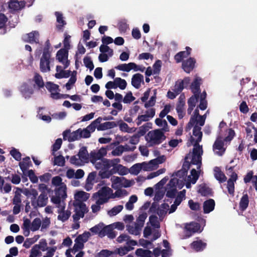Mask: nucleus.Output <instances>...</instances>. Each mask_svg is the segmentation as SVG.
<instances>
[{
    "label": "nucleus",
    "mask_w": 257,
    "mask_h": 257,
    "mask_svg": "<svg viewBox=\"0 0 257 257\" xmlns=\"http://www.w3.org/2000/svg\"><path fill=\"white\" fill-rule=\"evenodd\" d=\"M185 95L183 93L180 95L179 98L178 103L176 106V111L179 119H182L184 115V107L185 105Z\"/></svg>",
    "instance_id": "f8f14e48"
},
{
    "label": "nucleus",
    "mask_w": 257,
    "mask_h": 257,
    "mask_svg": "<svg viewBox=\"0 0 257 257\" xmlns=\"http://www.w3.org/2000/svg\"><path fill=\"white\" fill-rule=\"evenodd\" d=\"M123 209V206L119 205L113 207L111 209L107 211V214L110 216H113L119 213Z\"/></svg>",
    "instance_id": "ea45409f"
},
{
    "label": "nucleus",
    "mask_w": 257,
    "mask_h": 257,
    "mask_svg": "<svg viewBox=\"0 0 257 257\" xmlns=\"http://www.w3.org/2000/svg\"><path fill=\"white\" fill-rule=\"evenodd\" d=\"M150 117L147 114L139 115L137 119L136 123L138 126L141 125V124L144 121H147L149 120Z\"/></svg>",
    "instance_id": "e2e57ef3"
},
{
    "label": "nucleus",
    "mask_w": 257,
    "mask_h": 257,
    "mask_svg": "<svg viewBox=\"0 0 257 257\" xmlns=\"http://www.w3.org/2000/svg\"><path fill=\"white\" fill-rule=\"evenodd\" d=\"M113 224H110L105 226H103L99 234V237H103L107 235L111 239L114 238L116 237V233L113 231Z\"/></svg>",
    "instance_id": "1a4fd4ad"
},
{
    "label": "nucleus",
    "mask_w": 257,
    "mask_h": 257,
    "mask_svg": "<svg viewBox=\"0 0 257 257\" xmlns=\"http://www.w3.org/2000/svg\"><path fill=\"white\" fill-rule=\"evenodd\" d=\"M200 228L199 223L195 222H191L189 224H187L185 227V231L186 236L189 237L194 233L197 232Z\"/></svg>",
    "instance_id": "423d86ee"
},
{
    "label": "nucleus",
    "mask_w": 257,
    "mask_h": 257,
    "mask_svg": "<svg viewBox=\"0 0 257 257\" xmlns=\"http://www.w3.org/2000/svg\"><path fill=\"white\" fill-rule=\"evenodd\" d=\"M136 149L135 146H130L128 145L124 146H120L117 148L118 151H120V153L123 151H134Z\"/></svg>",
    "instance_id": "680f3d73"
},
{
    "label": "nucleus",
    "mask_w": 257,
    "mask_h": 257,
    "mask_svg": "<svg viewBox=\"0 0 257 257\" xmlns=\"http://www.w3.org/2000/svg\"><path fill=\"white\" fill-rule=\"evenodd\" d=\"M119 161L120 160L119 159H114L111 160V163L110 164L113 165H111V167L113 168L111 169L112 174L117 173L120 175H125L128 173L127 169L122 165L117 164Z\"/></svg>",
    "instance_id": "39448f33"
},
{
    "label": "nucleus",
    "mask_w": 257,
    "mask_h": 257,
    "mask_svg": "<svg viewBox=\"0 0 257 257\" xmlns=\"http://www.w3.org/2000/svg\"><path fill=\"white\" fill-rule=\"evenodd\" d=\"M136 255L140 257H153L152 252L148 249L138 248L135 252Z\"/></svg>",
    "instance_id": "7c9ffc66"
},
{
    "label": "nucleus",
    "mask_w": 257,
    "mask_h": 257,
    "mask_svg": "<svg viewBox=\"0 0 257 257\" xmlns=\"http://www.w3.org/2000/svg\"><path fill=\"white\" fill-rule=\"evenodd\" d=\"M147 217V214L146 212L143 213L139 215V217L137 219V223L139 224L141 226H143L146 219Z\"/></svg>",
    "instance_id": "338daca9"
},
{
    "label": "nucleus",
    "mask_w": 257,
    "mask_h": 257,
    "mask_svg": "<svg viewBox=\"0 0 257 257\" xmlns=\"http://www.w3.org/2000/svg\"><path fill=\"white\" fill-rule=\"evenodd\" d=\"M223 147L224 141L222 140L221 137L218 136L213 145V150H217L220 151L216 153L219 156H222L225 152V149Z\"/></svg>",
    "instance_id": "2eb2a0df"
},
{
    "label": "nucleus",
    "mask_w": 257,
    "mask_h": 257,
    "mask_svg": "<svg viewBox=\"0 0 257 257\" xmlns=\"http://www.w3.org/2000/svg\"><path fill=\"white\" fill-rule=\"evenodd\" d=\"M68 50L66 49H61L57 53L56 59L61 63H64V60L68 59Z\"/></svg>",
    "instance_id": "a878e982"
},
{
    "label": "nucleus",
    "mask_w": 257,
    "mask_h": 257,
    "mask_svg": "<svg viewBox=\"0 0 257 257\" xmlns=\"http://www.w3.org/2000/svg\"><path fill=\"white\" fill-rule=\"evenodd\" d=\"M78 156L81 160H86L88 159V153L86 147L80 148Z\"/></svg>",
    "instance_id": "a19ab883"
},
{
    "label": "nucleus",
    "mask_w": 257,
    "mask_h": 257,
    "mask_svg": "<svg viewBox=\"0 0 257 257\" xmlns=\"http://www.w3.org/2000/svg\"><path fill=\"white\" fill-rule=\"evenodd\" d=\"M207 246V243L202 240L193 241L190 244L191 248L197 252L203 251Z\"/></svg>",
    "instance_id": "aec40b11"
},
{
    "label": "nucleus",
    "mask_w": 257,
    "mask_h": 257,
    "mask_svg": "<svg viewBox=\"0 0 257 257\" xmlns=\"http://www.w3.org/2000/svg\"><path fill=\"white\" fill-rule=\"evenodd\" d=\"M115 252L113 251L109 250L106 249H102L100 252L95 255V257H110L113 256Z\"/></svg>",
    "instance_id": "4c0bfd02"
},
{
    "label": "nucleus",
    "mask_w": 257,
    "mask_h": 257,
    "mask_svg": "<svg viewBox=\"0 0 257 257\" xmlns=\"http://www.w3.org/2000/svg\"><path fill=\"white\" fill-rule=\"evenodd\" d=\"M144 81V76L140 73L134 74L132 78V85L136 88L139 89L141 83Z\"/></svg>",
    "instance_id": "4be33fe9"
},
{
    "label": "nucleus",
    "mask_w": 257,
    "mask_h": 257,
    "mask_svg": "<svg viewBox=\"0 0 257 257\" xmlns=\"http://www.w3.org/2000/svg\"><path fill=\"white\" fill-rule=\"evenodd\" d=\"M142 170L140 163H137L132 166L130 170V172L133 175H137Z\"/></svg>",
    "instance_id": "8fccbe9b"
},
{
    "label": "nucleus",
    "mask_w": 257,
    "mask_h": 257,
    "mask_svg": "<svg viewBox=\"0 0 257 257\" xmlns=\"http://www.w3.org/2000/svg\"><path fill=\"white\" fill-rule=\"evenodd\" d=\"M111 160L103 158L99 160L98 162H96L95 164V168L97 169L109 170L111 167L112 164H110Z\"/></svg>",
    "instance_id": "dca6fc26"
},
{
    "label": "nucleus",
    "mask_w": 257,
    "mask_h": 257,
    "mask_svg": "<svg viewBox=\"0 0 257 257\" xmlns=\"http://www.w3.org/2000/svg\"><path fill=\"white\" fill-rule=\"evenodd\" d=\"M41 224V220L39 218H35L31 223V230L33 231L38 230Z\"/></svg>",
    "instance_id": "a18cd8bd"
},
{
    "label": "nucleus",
    "mask_w": 257,
    "mask_h": 257,
    "mask_svg": "<svg viewBox=\"0 0 257 257\" xmlns=\"http://www.w3.org/2000/svg\"><path fill=\"white\" fill-rule=\"evenodd\" d=\"M162 61L160 60H157L154 64L153 67V73L154 74H158L161 71Z\"/></svg>",
    "instance_id": "0e129e2a"
},
{
    "label": "nucleus",
    "mask_w": 257,
    "mask_h": 257,
    "mask_svg": "<svg viewBox=\"0 0 257 257\" xmlns=\"http://www.w3.org/2000/svg\"><path fill=\"white\" fill-rule=\"evenodd\" d=\"M156 90H154V94L153 96H152L150 99V100L146 102L145 103V108H148L149 107H152L155 105L156 100Z\"/></svg>",
    "instance_id": "864d4df0"
},
{
    "label": "nucleus",
    "mask_w": 257,
    "mask_h": 257,
    "mask_svg": "<svg viewBox=\"0 0 257 257\" xmlns=\"http://www.w3.org/2000/svg\"><path fill=\"white\" fill-rule=\"evenodd\" d=\"M75 207V211L77 213L79 216L83 218L85 213L87 212L88 209L86 207V204L80 200L75 201L73 203Z\"/></svg>",
    "instance_id": "9d476101"
},
{
    "label": "nucleus",
    "mask_w": 257,
    "mask_h": 257,
    "mask_svg": "<svg viewBox=\"0 0 257 257\" xmlns=\"http://www.w3.org/2000/svg\"><path fill=\"white\" fill-rule=\"evenodd\" d=\"M215 201L212 199L206 200L203 203V211L204 213H209L214 209Z\"/></svg>",
    "instance_id": "5701e85b"
},
{
    "label": "nucleus",
    "mask_w": 257,
    "mask_h": 257,
    "mask_svg": "<svg viewBox=\"0 0 257 257\" xmlns=\"http://www.w3.org/2000/svg\"><path fill=\"white\" fill-rule=\"evenodd\" d=\"M151 123H147L144 124L143 126L139 127V130L138 131L137 135H139V137L144 136L146 132L148 131L149 127V125L151 124Z\"/></svg>",
    "instance_id": "3c124183"
},
{
    "label": "nucleus",
    "mask_w": 257,
    "mask_h": 257,
    "mask_svg": "<svg viewBox=\"0 0 257 257\" xmlns=\"http://www.w3.org/2000/svg\"><path fill=\"white\" fill-rule=\"evenodd\" d=\"M10 153L16 160L19 161L21 160V153L16 148H13Z\"/></svg>",
    "instance_id": "4d7b16f0"
},
{
    "label": "nucleus",
    "mask_w": 257,
    "mask_h": 257,
    "mask_svg": "<svg viewBox=\"0 0 257 257\" xmlns=\"http://www.w3.org/2000/svg\"><path fill=\"white\" fill-rule=\"evenodd\" d=\"M214 171V177L220 183H223L226 181V177L219 167H216Z\"/></svg>",
    "instance_id": "bb28decb"
},
{
    "label": "nucleus",
    "mask_w": 257,
    "mask_h": 257,
    "mask_svg": "<svg viewBox=\"0 0 257 257\" xmlns=\"http://www.w3.org/2000/svg\"><path fill=\"white\" fill-rule=\"evenodd\" d=\"M39 37L40 34L37 31H33L32 32L25 34L23 36V39L25 42L31 44L33 43H39Z\"/></svg>",
    "instance_id": "6e6552de"
},
{
    "label": "nucleus",
    "mask_w": 257,
    "mask_h": 257,
    "mask_svg": "<svg viewBox=\"0 0 257 257\" xmlns=\"http://www.w3.org/2000/svg\"><path fill=\"white\" fill-rule=\"evenodd\" d=\"M201 130V127L200 126L197 125V124L194 126L193 130V135L194 136L197 137V139L196 141H195V139L193 138V137L191 136L190 140L191 143L195 142V146L201 141L203 135Z\"/></svg>",
    "instance_id": "ddd939ff"
},
{
    "label": "nucleus",
    "mask_w": 257,
    "mask_h": 257,
    "mask_svg": "<svg viewBox=\"0 0 257 257\" xmlns=\"http://www.w3.org/2000/svg\"><path fill=\"white\" fill-rule=\"evenodd\" d=\"M147 140L150 146L158 145L166 139V136L162 130L157 129L150 131L148 134Z\"/></svg>",
    "instance_id": "f257e3e1"
},
{
    "label": "nucleus",
    "mask_w": 257,
    "mask_h": 257,
    "mask_svg": "<svg viewBox=\"0 0 257 257\" xmlns=\"http://www.w3.org/2000/svg\"><path fill=\"white\" fill-rule=\"evenodd\" d=\"M185 190H183L182 191L179 192L178 195L175 198V200L174 203L177 205H179L181 202L183 201L184 199L185 198Z\"/></svg>",
    "instance_id": "49530a36"
},
{
    "label": "nucleus",
    "mask_w": 257,
    "mask_h": 257,
    "mask_svg": "<svg viewBox=\"0 0 257 257\" xmlns=\"http://www.w3.org/2000/svg\"><path fill=\"white\" fill-rule=\"evenodd\" d=\"M65 206H63L61 207L60 210H58V213H59L58 216V219L61 220L62 222H65L67 220L71 215L70 211L67 210L66 211H64Z\"/></svg>",
    "instance_id": "b1692460"
},
{
    "label": "nucleus",
    "mask_w": 257,
    "mask_h": 257,
    "mask_svg": "<svg viewBox=\"0 0 257 257\" xmlns=\"http://www.w3.org/2000/svg\"><path fill=\"white\" fill-rule=\"evenodd\" d=\"M111 170H102L99 172V175L102 179L108 178L112 175Z\"/></svg>",
    "instance_id": "052dcab7"
},
{
    "label": "nucleus",
    "mask_w": 257,
    "mask_h": 257,
    "mask_svg": "<svg viewBox=\"0 0 257 257\" xmlns=\"http://www.w3.org/2000/svg\"><path fill=\"white\" fill-rule=\"evenodd\" d=\"M99 50L102 53L107 52L109 56L111 57L113 54V51L106 45H101L99 47Z\"/></svg>",
    "instance_id": "603ef678"
},
{
    "label": "nucleus",
    "mask_w": 257,
    "mask_h": 257,
    "mask_svg": "<svg viewBox=\"0 0 257 257\" xmlns=\"http://www.w3.org/2000/svg\"><path fill=\"white\" fill-rule=\"evenodd\" d=\"M45 86L47 90L51 92V93L57 91L58 90H59V88L58 85L50 81L46 82Z\"/></svg>",
    "instance_id": "79ce46f5"
},
{
    "label": "nucleus",
    "mask_w": 257,
    "mask_h": 257,
    "mask_svg": "<svg viewBox=\"0 0 257 257\" xmlns=\"http://www.w3.org/2000/svg\"><path fill=\"white\" fill-rule=\"evenodd\" d=\"M89 194L83 191H79L75 195V198L76 201L81 199L84 201H86L89 197Z\"/></svg>",
    "instance_id": "09e8293b"
},
{
    "label": "nucleus",
    "mask_w": 257,
    "mask_h": 257,
    "mask_svg": "<svg viewBox=\"0 0 257 257\" xmlns=\"http://www.w3.org/2000/svg\"><path fill=\"white\" fill-rule=\"evenodd\" d=\"M112 193V190L108 187L104 186L102 187L100 190L97 192L95 193L93 195L94 198H97L98 197H111L109 196L110 194Z\"/></svg>",
    "instance_id": "a211bd4d"
},
{
    "label": "nucleus",
    "mask_w": 257,
    "mask_h": 257,
    "mask_svg": "<svg viewBox=\"0 0 257 257\" xmlns=\"http://www.w3.org/2000/svg\"><path fill=\"white\" fill-rule=\"evenodd\" d=\"M249 204V198L247 193L243 194L240 199L239 205L240 210L243 211L247 208Z\"/></svg>",
    "instance_id": "cd10ccee"
},
{
    "label": "nucleus",
    "mask_w": 257,
    "mask_h": 257,
    "mask_svg": "<svg viewBox=\"0 0 257 257\" xmlns=\"http://www.w3.org/2000/svg\"><path fill=\"white\" fill-rule=\"evenodd\" d=\"M34 81L39 88H43L45 86L42 77L37 73L35 74Z\"/></svg>",
    "instance_id": "e433bc0d"
},
{
    "label": "nucleus",
    "mask_w": 257,
    "mask_h": 257,
    "mask_svg": "<svg viewBox=\"0 0 257 257\" xmlns=\"http://www.w3.org/2000/svg\"><path fill=\"white\" fill-rule=\"evenodd\" d=\"M186 51H180L177 53L174 56V59L177 63L181 62L184 58L188 57L191 53L192 49L187 46Z\"/></svg>",
    "instance_id": "6ab92c4d"
},
{
    "label": "nucleus",
    "mask_w": 257,
    "mask_h": 257,
    "mask_svg": "<svg viewBox=\"0 0 257 257\" xmlns=\"http://www.w3.org/2000/svg\"><path fill=\"white\" fill-rule=\"evenodd\" d=\"M83 62L85 67L88 68L90 71L93 69L94 66L90 57H85L83 59Z\"/></svg>",
    "instance_id": "5fc2aeb1"
},
{
    "label": "nucleus",
    "mask_w": 257,
    "mask_h": 257,
    "mask_svg": "<svg viewBox=\"0 0 257 257\" xmlns=\"http://www.w3.org/2000/svg\"><path fill=\"white\" fill-rule=\"evenodd\" d=\"M196 60L194 58L190 57L182 62V68L187 73H189L194 68Z\"/></svg>",
    "instance_id": "4468645a"
},
{
    "label": "nucleus",
    "mask_w": 257,
    "mask_h": 257,
    "mask_svg": "<svg viewBox=\"0 0 257 257\" xmlns=\"http://www.w3.org/2000/svg\"><path fill=\"white\" fill-rule=\"evenodd\" d=\"M81 128H79L75 131H73L72 133H70V130H66L63 133L64 139H65V137L68 134L69 136L68 137V141L69 142H72L78 140L81 138Z\"/></svg>",
    "instance_id": "9b49d317"
},
{
    "label": "nucleus",
    "mask_w": 257,
    "mask_h": 257,
    "mask_svg": "<svg viewBox=\"0 0 257 257\" xmlns=\"http://www.w3.org/2000/svg\"><path fill=\"white\" fill-rule=\"evenodd\" d=\"M117 126L114 121H107L100 124L97 127L98 131H104L107 129L112 128Z\"/></svg>",
    "instance_id": "c85d7f7f"
},
{
    "label": "nucleus",
    "mask_w": 257,
    "mask_h": 257,
    "mask_svg": "<svg viewBox=\"0 0 257 257\" xmlns=\"http://www.w3.org/2000/svg\"><path fill=\"white\" fill-rule=\"evenodd\" d=\"M188 205L192 210L197 211L200 209V204L198 202H195L193 200L190 199L188 201Z\"/></svg>",
    "instance_id": "774afa93"
},
{
    "label": "nucleus",
    "mask_w": 257,
    "mask_h": 257,
    "mask_svg": "<svg viewBox=\"0 0 257 257\" xmlns=\"http://www.w3.org/2000/svg\"><path fill=\"white\" fill-rule=\"evenodd\" d=\"M134 248L133 247L130 246L121 247L114 251L115 252L114 254H118L120 256H123L127 254L128 251L134 249Z\"/></svg>",
    "instance_id": "2f4dec72"
},
{
    "label": "nucleus",
    "mask_w": 257,
    "mask_h": 257,
    "mask_svg": "<svg viewBox=\"0 0 257 257\" xmlns=\"http://www.w3.org/2000/svg\"><path fill=\"white\" fill-rule=\"evenodd\" d=\"M52 184L53 185L55 186H61L62 185H65L63 183H62V178L59 176H57L55 177H54L52 179Z\"/></svg>",
    "instance_id": "69168bd1"
},
{
    "label": "nucleus",
    "mask_w": 257,
    "mask_h": 257,
    "mask_svg": "<svg viewBox=\"0 0 257 257\" xmlns=\"http://www.w3.org/2000/svg\"><path fill=\"white\" fill-rule=\"evenodd\" d=\"M48 201V197L47 193L43 191L40 195L37 198H35L32 201L31 204L34 208L37 209L38 207H43L47 204Z\"/></svg>",
    "instance_id": "7ed1b4c3"
},
{
    "label": "nucleus",
    "mask_w": 257,
    "mask_h": 257,
    "mask_svg": "<svg viewBox=\"0 0 257 257\" xmlns=\"http://www.w3.org/2000/svg\"><path fill=\"white\" fill-rule=\"evenodd\" d=\"M65 160L64 157L62 155H59L54 157L53 163L54 165L63 167L65 166Z\"/></svg>",
    "instance_id": "37998d69"
},
{
    "label": "nucleus",
    "mask_w": 257,
    "mask_h": 257,
    "mask_svg": "<svg viewBox=\"0 0 257 257\" xmlns=\"http://www.w3.org/2000/svg\"><path fill=\"white\" fill-rule=\"evenodd\" d=\"M123 179L124 177H119L115 176H112L111 178V181L112 183V187L114 188V185H116L117 186H121Z\"/></svg>",
    "instance_id": "6e6d98bb"
},
{
    "label": "nucleus",
    "mask_w": 257,
    "mask_h": 257,
    "mask_svg": "<svg viewBox=\"0 0 257 257\" xmlns=\"http://www.w3.org/2000/svg\"><path fill=\"white\" fill-rule=\"evenodd\" d=\"M24 194L28 197H31V201L32 202L33 199L37 198L38 195V192L35 189H31L30 190L26 189Z\"/></svg>",
    "instance_id": "c9c22d12"
},
{
    "label": "nucleus",
    "mask_w": 257,
    "mask_h": 257,
    "mask_svg": "<svg viewBox=\"0 0 257 257\" xmlns=\"http://www.w3.org/2000/svg\"><path fill=\"white\" fill-rule=\"evenodd\" d=\"M135 97L133 95V93L131 91L128 92L124 96L123 99V102L124 103H130L134 100H135Z\"/></svg>",
    "instance_id": "bf43d9fd"
},
{
    "label": "nucleus",
    "mask_w": 257,
    "mask_h": 257,
    "mask_svg": "<svg viewBox=\"0 0 257 257\" xmlns=\"http://www.w3.org/2000/svg\"><path fill=\"white\" fill-rule=\"evenodd\" d=\"M234 166L229 167L227 165L225 167L226 174L230 177L227 180V188L229 194L232 196L234 193V183L238 178L237 174L234 171Z\"/></svg>",
    "instance_id": "f03ea898"
},
{
    "label": "nucleus",
    "mask_w": 257,
    "mask_h": 257,
    "mask_svg": "<svg viewBox=\"0 0 257 257\" xmlns=\"http://www.w3.org/2000/svg\"><path fill=\"white\" fill-rule=\"evenodd\" d=\"M107 154L105 148L102 147L98 151H91L90 153L91 162L94 164L97 160L103 159V157Z\"/></svg>",
    "instance_id": "0eeeda50"
},
{
    "label": "nucleus",
    "mask_w": 257,
    "mask_h": 257,
    "mask_svg": "<svg viewBox=\"0 0 257 257\" xmlns=\"http://www.w3.org/2000/svg\"><path fill=\"white\" fill-rule=\"evenodd\" d=\"M199 177L198 172L195 169H193L191 171V176L188 177V180L191 181V183L194 184L198 179Z\"/></svg>",
    "instance_id": "58836bf2"
},
{
    "label": "nucleus",
    "mask_w": 257,
    "mask_h": 257,
    "mask_svg": "<svg viewBox=\"0 0 257 257\" xmlns=\"http://www.w3.org/2000/svg\"><path fill=\"white\" fill-rule=\"evenodd\" d=\"M55 194L62 198H65L67 196L66 185H62L56 189L55 190Z\"/></svg>",
    "instance_id": "72a5a7b5"
},
{
    "label": "nucleus",
    "mask_w": 257,
    "mask_h": 257,
    "mask_svg": "<svg viewBox=\"0 0 257 257\" xmlns=\"http://www.w3.org/2000/svg\"><path fill=\"white\" fill-rule=\"evenodd\" d=\"M116 88L119 87L121 90H124L127 85V83L124 79L119 77L115 78Z\"/></svg>",
    "instance_id": "c03bdc74"
},
{
    "label": "nucleus",
    "mask_w": 257,
    "mask_h": 257,
    "mask_svg": "<svg viewBox=\"0 0 257 257\" xmlns=\"http://www.w3.org/2000/svg\"><path fill=\"white\" fill-rule=\"evenodd\" d=\"M200 95L195 94L192 95L188 100V106L195 107L197 102H198V99Z\"/></svg>",
    "instance_id": "de8ad7c7"
},
{
    "label": "nucleus",
    "mask_w": 257,
    "mask_h": 257,
    "mask_svg": "<svg viewBox=\"0 0 257 257\" xmlns=\"http://www.w3.org/2000/svg\"><path fill=\"white\" fill-rule=\"evenodd\" d=\"M198 192L202 196H204L212 195V189L208 187L206 184H202L200 186Z\"/></svg>",
    "instance_id": "c756f323"
},
{
    "label": "nucleus",
    "mask_w": 257,
    "mask_h": 257,
    "mask_svg": "<svg viewBox=\"0 0 257 257\" xmlns=\"http://www.w3.org/2000/svg\"><path fill=\"white\" fill-rule=\"evenodd\" d=\"M51 54L47 53V50L43 52L40 59V69L41 72H46L50 71V59Z\"/></svg>",
    "instance_id": "20e7f679"
},
{
    "label": "nucleus",
    "mask_w": 257,
    "mask_h": 257,
    "mask_svg": "<svg viewBox=\"0 0 257 257\" xmlns=\"http://www.w3.org/2000/svg\"><path fill=\"white\" fill-rule=\"evenodd\" d=\"M84 247V243L80 240L79 237H76L75 239V244H74L72 251L75 253L79 249H82Z\"/></svg>",
    "instance_id": "f704fd0d"
},
{
    "label": "nucleus",
    "mask_w": 257,
    "mask_h": 257,
    "mask_svg": "<svg viewBox=\"0 0 257 257\" xmlns=\"http://www.w3.org/2000/svg\"><path fill=\"white\" fill-rule=\"evenodd\" d=\"M184 88V86L182 85V82H181L179 80L177 81L175 83L174 88L173 89V91H174L177 94H180L181 91Z\"/></svg>",
    "instance_id": "13d9d810"
},
{
    "label": "nucleus",
    "mask_w": 257,
    "mask_h": 257,
    "mask_svg": "<svg viewBox=\"0 0 257 257\" xmlns=\"http://www.w3.org/2000/svg\"><path fill=\"white\" fill-rule=\"evenodd\" d=\"M202 79L200 77H196L190 85V89L191 92L194 94L199 95L201 93L200 85L201 84Z\"/></svg>",
    "instance_id": "f3484780"
},
{
    "label": "nucleus",
    "mask_w": 257,
    "mask_h": 257,
    "mask_svg": "<svg viewBox=\"0 0 257 257\" xmlns=\"http://www.w3.org/2000/svg\"><path fill=\"white\" fill-rule=\"evenodd\" d=\"M137 66V64L134 62H130L128 64H121L115 67L117 70L129 72Z\"/></svg>",
    "instance_id": "393cba45"
},
{
    "label": "nucleus",
    "mask_w": 257,
    "mask_h": 257,
    "mask_svg": "<svg viewBox=\"0 0 257 257\" xmlns=\"http://www.w3.org/2000/svg\"><path fill=\"white\" fill-rule=\"evenodd\" d=\"M20 91L23 96L26 98H30L34 91L31 87L27 83H24L20 87Z\"/></svg>",
    "instance_id": "412c9836"
},
{
    "label": "nucleus",
    "mask_w": 257,
    "mask_h": 257,
    "mask_svg": "<svg viewBox=\"0 0 257 257\" xmlns=\"http://www.w3.org/2000/svg\"><path fill=\"white\" fill-rule=\"evenodd\" d=\"M55 15L57 18V22L59 24L57 26V28L58 30H61L64 26L66 24V23L63 20V17L62 13L59 12H56Z\"/></svg>",
    "instance_id": "473e14b6"
}]
</instances>
